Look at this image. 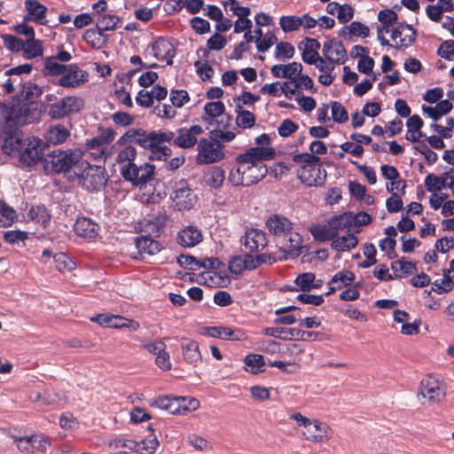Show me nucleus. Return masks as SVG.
<instances>
[{
  "instance_id": "f257e3e1",
  "label": "nucleus",
  "mask_w": 454,
  "mask_h": 454,
  "mask_svg": "<svg viewBox=\"0 0 454 454\" xmlns=\"http://www.w3.org/2000/svg\"><path fill=\"white\" fill-rule=\"evenodd\" d=\"M276 151L272 147H251L236 158L237 167L229 175V181L235 186H250L262 180L268 168L265 160H272Z\"/></svg>"
},
{
  "instance_id": "f03ea898",
  "label": "nucleus",
  "mask_w": 454,
  "mask_h": 454,
  "mask_svg": "<svg viewBox=\"0 0 454 454\" xmlns=\"http://www.w3.org/2000/svg\"><path fill=\"white\" fill-rule=\"evenodd\" d=\"M159 137L152 132H147L143 129L131 128L122 134L113 144V155H115L114 161L120 166V172L122 176L123 169H129L134 166L137 155L135 145H138L144 149L149 150L157 156L155 142Z\"/></svg>"
},
{
  "instance_id": "7ed1b4c3",
  "label": "nucleus",
  "mask_w": 454,
  "mask_h": 454,
  "mask_svg": "<svg viewBox=\"0 0 454 454\" xmlns=\"http://www.w3.org/2000/svg\"><path fill=\"white\" fill-rule=\"evenodd\" d=\"M202 133L203 129L200 125H192L188 129L180 128L176 133L166 129L152 131V134L159 137V141L155 142L157 158L166 160L172 154V150L164 143L172 141L173 145L177 147L192 148L199 143L198 137Z\"/></svg>"
},
{
  "instance_id": "20e7f679",
  "label": "nucleus",
  "mask_w": 454,
  "mask_h": 454,
  "mask_svg": "<svg viewBox=\"0 0 454 454\" xmlns=\"http://www.w3.org/2000/svg\"><path fill=\"white\" fill-rule=\"evenodd\" d=\"M266 226L276 239H282L280 250L285 254V260L288 255H300L303 239L301 234L293 231L294 223L288 218L278 214L272 215L267 219Z\"/></svg>"
},
{
  "instance_id": "39448f33",
  "label": "nucleus",
  "mask_w": 454,
  "mask_h": 454,
  "mask_svg": "<svg viewBox=\"0 0 454 454\" xmlns=\"http://www.w3.org/2000/svg\"><path fill=\"white\" fill-rule=\"evenodd\" d=\"M293 160L302 165L298 170V177L301 183L308 186H317L324 183L326 174L320 166V158L308 153H297L293 156Z\"/></svg>"
},
{
  "instance_id": "423d86ee",
  "label": "nucleus",
  "mask_w": 454,
  "mask_h": 454,
  "mask_svg": "<svg viewBox=\"0 0 454 454\" xmlns=\"http://www.w3.org/2000/svg\"><path fill=\"white\" fill-rule=\"evenodd\" d=\"M81 150H57L47 155L45 160L52 171L68 173L70 170L78 171L85 164Z\"/></svg>"
},
{
  "instance_id": "0eeeda50",
  "label": "nucleus",
  "mask_w": 454,
  "mask_h": 454,
  "mask_svg": "<svg viewBox=\"0 0 454 454\" xmlns=\"http://www.w3.org/2000/svg\"><path fill=\"white\" fill-rule=\"evenodd\" d=\"M81 186L88 192H98L103 189L108 179L107 172L103 166L91 165L85 160V164L74 171Z\"/></svg>"
},
{
  "instance_id": "6e6552de",
  "label": "nucleus",
  "mask_w": 454,
  "mask_h": 454,
  "mask_svg": "<svg viewBox=\"0 0 454 454\" xmlns=\"http://www.w3.org/2000/svg\"><path fill=\"white\" fill-rule=\"evenodd\" d=\"M197 150L196 162L200 165L212 164L224 158L223 145L213 137L200 139Z\"/></svg>"
},
{
  "instance_id": "1a4fd4ad",
  "label": "nucleus",
  "mask_w": 454,
  "mask_h": 454,
  "mask_svg": "<svg viewBox=\"0 0 454 454\" xmlns=\"http://www.w3.org/2000/svg\"><path fill=\"white\" fill-rule=\"evenodd\" d=\"M84 107V100L75 96H67L49 106L48 114L51 119L59 120L79 113Z\"/></svg>"
},
{
  "instance_id": "9d476101",
  "label": "nucleus",
  "mask_w": 454,
  "mask_h": 454,
  "mask_svg": "<svg viewBox=\"0 0 454 454\" xmlns=\"http://www.w3.org/2000/svg\"><path fill=\"white\" fill-rule=\"evenodd\" d=\"M33 70V65L25 63L5 71L4 80L0 82V89L5 94L14 93L20 85H22V75H28Z\"/></svg>"
},
{
  "instance_id": "9b49d317",
  "label": "nucleus",
  "mask_w": 454,
  "mask_h": 454,
  "mask_svg": "<svg viewBox=\"0 0 454 454\" xmlns=\"http://www.w3.org/2000/svg\"><path fill=\"white\" fill-rule=\"evenodd\" d=\"M43 156L42 140L35 137H28L25 138L17 157L21 164L29 167L40 161Z\"/></svg>"
},
{
  "instance_id": "f8f14e48",
  "label": "nucleus",
  "mask_w": 454,
  "mask_h": 454,
  "mask_svg": "<svg viewBox=\"0 0 454 454\" xmlns=\"http://www.w3.org/2000/svg\"><path fill=\"white\" fill-rule=\"evenodd\" d=\"M173 206L178 211L190 210L197 202V196L185 180L176 183L171 194Z\"/></svg>"
},
{
  "instance_id": "ddd939ff",
  "label": "nucleus",
  "mask_w": 454,
  "mask_h": 454,
  "mask_svg": "<svg viewBox=\"0 0 454 454\" xmlns=\"http://www.w3.org/2000/svg\"><path fill=\"white\" fill-rule=\"evenodd\" d=\"M444 386L436 378L427 376L420 381L419 395L427 400L429 404L441 403L445 397Z\"/></svg>"
},
{
  "instance_id": "4468645a",
  "label": "nucleus",
  "mask_w": 454,
  "mask_h": 454,
  "mask_svg": "<svg viewBox=\"0 0 454 454\" xmlns=\"http://www.w3.org/2000/svg\"><path fill=\"white\" fill-rule=\"evenodd\" d=\"M90 320L103 327L116 329L128 328L131 332H135L140 327L139 323L134 319H129L119 315H113L110 313L96 315L90 317Z\"/></svg>"
},
{
  "instance_id": "2eb2a0df",
  "label": "nucleus",
  "mask_w": 454,
  "mask_h": 454,
  "mask_svg": "<svg viewBox=\"0 0 454 454\" xmlns=\"http://www.w3.org/2000/svg\"><path fill=\"white\" fill-rule=\"evenodd\" d=\"M6 119L17 125H25L34 122L37 117L31 110V105L23 101H12V106L7 111Z\"/></svg>"
},
{
  "instance_id": "dca6fc26",
  "label": "nucleus",
  "mask_w": 454,
  "mask_h": 454,
  "mask_svg": "<svg viewBox=\"0 0 454 454\" xmlns=\"http://www.w3.org/2000/svg\"><path fill=\"white\" fill-rule=\"evenodd\" d=\"M155 167L150 163L137 166L135 164L129 169L122 170V177L134 184H142L150 181L154 174Z\"/></svg>"
},
{
  "instance_id": "f3484780",
  "label": "nucleus",
  "mask_w": 454,
  "mask_h": 454,
  "mask_svg": "<svg viewBox=\"0 0 454 454\" xmlns=\"http://www.w3.org/2000/svg\"><path fill=\"white\" fill-rule=\"evenodd\" d=\"M416 30L408 24L398 23L395 27L391 30V39L395 42L394 47L408 48L416 40Z\"/></svg>"
},
{
  "instance_id": "a211bd4d",
  "label": "nucleus",
  "mask_w": 454,
  "mask_h": 454,
  "mask_svg": "<svg viewBox=\"0 0 454 454\" xmlns=\"http://www.w3.org/2000/svg\"><path fill=\"white\" fill-rule=\"evenodd\" d=\"M323 55L334 65L344 64L348 59V55L343 43L336 39H329L324 43Z\"/></svg>"
},
{
  "instance_id": "6ab92c4d",
  "label": "nucleus",
  "mask_w": 454,
  "mask_h": 454,
  "mask_svg": "<svg viewBox=\"0 0 454 454\" xmlns=\"http://www.w3.org/2000/svg\"><path fill=\"white\" fill-rule=\"evenodd\" d=\"M302 434L308 441L321 442L331 438L332 430L326 423L310 419Z\"/></svg>"
},
{
  "instance_id": "aec40b11",
  "label": "nucleus",
  "mask_w": 454,
  "mask_h": 454,
  "mask_svg": "<svg viewBox=\"0 0 454 454\" xmlns=\"http://www.w3.org/2000/svg\"><path fill=\"white\" fill-rule=\"evenodd\" d=\"M241 242L252 253L262 251L268 244L267 234L262 230L252 228L245 232Z\"/></svg>"
},
{
  "instance_id": "412c9836",
  "label": "nucleus",
  "mask_w": 454,
  "mask_h": 454,
  "mask_svg": "<svg viewBox=\"0 0 454 454\" xmlns=\"http://www.w3.org/2000/svg\"><path fill=\"white\" fill-rule=\"evenodd\" d=\"M87 81L86 72L81 70L77 65H68L58 84L65 88H75Z\"/></svg>"
},
{
  "instance_id": "4be33fe9",
  "label": "nucleus",
  "mask_w": 454,
  "mask_h": 454,
  "mask_svg": "<svg viewBox=\"0 0 454 454\" xmlns=\"http://www.w3.org/2000/svg\"><path fill=\"white\" fill-rule=\"evenodd\" d=\"M177 243L183 247H193L202 242L201 230L195 225H187L177 233Z\"/></svg>"
},
{
  "instance_id": "5701e85b",
  "label": "nucleus",
  "mask_w": 454,
  "mask_h": 454,
  "mask_svg": "<svg viewBox=\"0 0 454 454\" xmlns=\"http://www.w3.org/2000/svg\"><path fill=\"white\" fill-rule=\"evenodd\" d=\"M204 335L214 338H219L228 340H241L246 339V333L241 330H233L230 327L223 326H208L201 329L200 332Z\"/></svg>"
},
{
  "instance_id": "b1692460",
  "label": "nucleus",
  "mask_w": 454,
  "mask_h": 454,
  "mask_svg": "<svg viewBox=\"0 0 454 454\" xmlns=\"http://www.w3.org/2000/svg\"><path fill=\"white\" fill-rule=\"evenodd\" d=\"M13 94L14 101H23L31 105L43 94V90L36 83L28 81L23 82Z\"/></svg>"
},
{
  "instance_id": "393cba45",
  "label": "nucleus",
  "mask_w": 454,
  "mask_h": 454,
  "mask_svg": "<svg viewBox=\"0 0 454 454\" xmlns=\"http://www.w3.org/2000/svg\"><path fill=\"white\" fill-rule=\"evenodd\" d=\"M153 55L159 60H166L168 65H172L176 50L168 39L160 37L152 44Z\"/></svg>"
},
{
  "instance_id": "a878e982",
  "label": "nucleus",
  "mask_w": 454,
  "mask_h": 454,
  "mask_svg": "<svg viewBox=\"0 0 454 454\" xmlns=\"http://www.w3.org/2000/svg\"><path fill=\"white\" fill-rule=\"evenodd\" d=\"M73 229L77 236L91 239L98 235L99 226L90 218L81 217L75 221Z\"/></svg>"
},
{
  "instance_id": "bb28decb",
  "label": "nucleus",
  "mask_w": 454,
  "mask_h": 454,
  "mask_svg": "<svg viewBox=\"0 0 454 454\" xmlns=\"http://www.w3.org/2000/svg\"><path fill=\"white\" fill-rule=\"evenodd\" d=\"M135 244L142 259L145 255H154L159 253L162 246L160 243L151 238L149 235H141L135 239Z\"/></svg>"
},
{
  "instance_id": "cd10ccee",
  "label": "nucleus",
  "mask_w": 454,
  "mask_h": 454,
  "mask_svg": "<svg viewBox=\"0 0 454 454\" xmlns=\"http://www.w3.org/2000/svg\"><path fill=\"white\" fill-rule=\"evenodd\" d=\"M24 141L25 138L22 137V134L18 130H14L10 134H6L4 137L2 150L5 154L18 156Z\"/></svg>"
},
{
  "instance_id": "c85d7f7f",
  "label": "nucleus",
  "mask_w": 454,
  "mask_h": 454,
  "mask_svg": "<svg viewBox=\"0 0 454 454\" xmlns=\"http://www.w3.org/2000/svg\"><path fill=\"white\" fill-rule=\"evenodd\" d=\"M229 270L235 275H239L244 270H254V255L245 254L243 255L233 256L229 261Z\"/></svg>"
},
{
  "instance_id": "c756f323",
  "label": "nucleus",
  "mask_w": 454,
  "mask_h": 454,
  "mask_svg": "<svg viewBox=\"0 0 454 454\" xmlns=\"http://www.w3.org/2000/svg\"><path fill=\"white\" fill-rule=\"evenodd\" d=\"M302 71V66L298 62H292L287 65H275L271 67V74L276 78H287L294 80Z\"/></svg>"
},
{
  "instance_id": "7c9ffc66",
  "label": "nucleus",
  "mask_w": 454,
  "mask_h": 454,
  "mask_svg": "<svg viewBox=\"0 0 454 454\" xmlns=\"http://www.w3.org/2000/svg\"><path fill=\"white\" fill-rule=\"evenodd\" d=\"M181 348L183 351L184 358L189 364H197V363L201 361V355L197 341L188 338H182Z\"/></svg>"
},
{
  "instance_id": "2f4dec72",
  "label": "nucleus",
  "mask_w": 454,
  "mask_h": 454,
  "mask_svg": "<svg viewBox=\"0 0 454 454\" xmlns=\"http://www.w3.org/2000/svg\"><path fill=\"white\" fill-rule=\"evenodd\" d=\"M25 7L28 12L30 20L42 25L46 24L45 17L47 8L43 4H40L37 0H26Z\"/></svg>"
},
{
  "instance_id": "473e14b6",
  "label": "nucleus",
  "mask_w": 454,
  "mask_h": 454,
  "mask_svg": "<svg viewBox=\"0 0 454 454\" xmlns=\"http://www.w3.org/2000/svg\"><path fill=\"white\" fill-rule=\"evenodd\" d=\"M176 396H159L151 402V406L167 411L170 414L180 415V404Z\"/></svg>"
},
{
  "instance_id": "72a5a7b5",
  "label": "nucleus",
  "mask_w": 454,
  "mask_h": 454,
  "mask_svg": "<svg viewBox=\"0 0 454 454\" xmlns=\"http://www.w3.org/2000/svg\"><path fill=\"white\" fill-rule=\"evenodd\" d=\"M69 137L70 131L62 124L51 126L45 133L47 143L54 145L64 143Z\"/></svg>"
},
{
  "instance_id": "f704fd0d",
  "label": "nucleus",
  "mask_w": 454,
  "mask_h": 454,
  "mask_svg": "<svg viewBox=\"0 0 454 454\" xmlns=\"http://www.w3.org/2000/svg\"><path fill=\"white\" fill-rule=\"evenodd\" d=\"M115 138V132L112 128L105 129L100 134L88 139L85 143L86 147H112L110 145Z\"/></svg>"
},
{
  "instance_id": "c9c22d12",
  "label": "nucleus",
  "mask_w": 454,
  "mask_h": 454,
  "mask_svg": "<svg viewBox=\"0 0 454 454\" xmlns=\"http://www.w3.org/2000/svg\"><path fill=\"white\" fill-rule=\"evenodd\" d=\"M122 22L121 19L109 13H99L97 17V28L104 33V31H113L121 26Z\"/></svg>"
},
{
  "instance_id": "e433bc0d",
  "label": "nucleus",
  "mask_w": 454,
  "mask_h": 454,
  "mask_svg": "<svg viewBox=\"0 0 454 454\" xmlns=\"http://www.w3.org/2000/svg\"><path fill=\"white\" fill-rule=\"evenodd\" d=\"M350 219V212H346L342 215L331 217L328 220L332 230L335 232L336 238L342 232L346 233L351 231Z\"/></svg>"
},
{
  "instance_id": "4c0bfd02",
  "label": "nucleus",
  "mask_w": 454,
  "mask_h": 454,
  "mask_svg": "<svg viewBox=\"0 0 454 454\" xmlns=\"http://www.w3.org/2000/svg\"><path fill=\"white\" fill-rule=\"evenodd\" d=\"M83 40L94 49L103 48L107 41L108 35L97 29H87L83 35Z\"/></svg>"
},
{
  "instance_id": "58836bf2",
  "label": "nucleus",
  "mask_w": 454,
  "mask_h": 454,
  "mask_svg": "<svg viewBox=\"0 0 454 454\" xmlns=\"http://www.w3.org/2000/svg\"><path fill=\"white\" fill-rule=\"evenodd\" d=\"M358 244V239L354 234L350 232H347V234L343 235L340 238H335L332 242L331 247L333 249L343 252L349 251L356 247Z\"/></svg>"
},
{
  "instance_id": "ea45409f",
  "label": "nucleus",
  "mask_w": 454,
  "mask_h": 454,
  "mask_svg": "<svg viewBox=\"0 0 454 454\" xmlns=\"http://www.w3.org/2000/svg\"><path fill=\"white\" fill-rule=\"evenodd\" d=\"M28 217L43 227H46L51 219L49 210L43 205L33 206L28 211Z\"/></svg>"
},
{
  "instance_id": "a19ab883",
  "label": "nucleus",
  "mask_w": 454,
  "mask_h": 454,
  "mask_svg": "<svg viewBox=\"0 0 454 454\" xmlns=\"http://www.w3.org/2000/svg\"><path fill=\"white\" fill-rule=\"evenodd\" d=\"M391 269L395 273V278H405L409 275H412L417 271L416 264L404 260L395 261L391 263Z\"/></svg>"
},
{
  "instance_id": "79ce46f5",
  "label": "nucleus",
  "mask_w": 454,
  "mask_h": 454,
  "mask_svg": "<svg viewBox=\"0 0 454 454\" xmlns=\"http://www.w3.org/2000/svg\"><path fill=\"white\" fill-rule=\"evenodd\" d=\"M309 231L314 239L318 242H324L326 240L333 241L334 239L336 238L335 232H333L328 222L326 224H317L311 226Z\"/></svg>"
},
{
  "instance_id": "37998d69",
  "label": "nucleus",
  "mask_w": 454,
  "mask_h": 454,
  "mask_svg": "<svg viewBox=\"0 0 454 454\" xmlns=\"http://www.w3.org/2000/svg\"><path fill=\"white\" fill-rule=\"evenodd\" d=\"M43 54V43L40 40L31 39L24 41L22 55L26 59H32L41 57Z\"/></svg>"
},
{
  "instance_id": "c03bdc74",
  "label": "nucleus",
  "mask_w": 454,
  "mask_h": 454,
  "mask_svg": "<svg viewBox=\"0 0 454 454\" xmlns=\"http://www.w3.org/2000/svg\"><path fill=\"white\" fill-rule=\"evenodd\" d=\"M450 176L448 172L444 173L441 177L434 174H428L425 179V186L430 192H439L442 188L448 187L446 181Z\"/></svg>"
},
{
  "instance_id": "a18cd8bd",
  "label": "nucleus",
  "mask_w": 454,
  "mask_h": 454,
  "mask_svg": "<svg viewBox=\"0 0 454 454\" xmlns=\"http://www.w3.org/2000/svg\"><path fill=\"white\" fill-rule=\"evenodd\" d=\"M225 179L224 170L218 166L212 167L206 174V184L211 188H220Z\"/></svg>"
},
{
  "instance_id": "49530a36",
  "label": "nucleus",
  "mask_w": 454,
  "mask_h": 454,
  "mask_svg": "<svg viewBox=\"0 0 454 454\" xmlns=\"http://www.w3.org/2000/svg\"><path fill=\"white\" fill-rule=\"evenodd\" d=\"M200 51L203 52L202 59L205 60L204 62L198 60L194 63V66L197 69V73L200 74V78L203 81L209 80L214 75V69L207 63V58L209 51L207 49L200 48L198 51V54Z\"/></svg>"
},
{
  "instance_id": "de8ad7c7",
  "label": "nucleus",
  "mask_w": 454,
  "mask_h": 454,
  "mask_svg": "<svg viewBox=\"0 0 454 454\" xmlns=\"http://www.w3.org/2000/svg\"><path fill=\"white\" fill-rule=\"evenodd\" d=\"M302 25L303 19L295 15L282 16L279 19V26L285 33L297 31Z\"/></svg>"
},
{
  "instance_id": "09e8293b",
  "label": "nucleus",
  "mask_w": 454,
  "mask_h": 454,
  "mask_svg": "<svg viewBox=\"0 0 454 454\" xmlns=\"http://www.w3.org/2000/svg\"><path fill=\"white\" fill-rule=\"evenodd\" d=\"M244 363L247 366L246 370L254 374L262 372V368L265 364L263 356L259 354L247 355L244 359Z\"/></svg>"
},
{
  "instance_id": "8fccbe9b",
  "label": "nucleus",
  "mask_w": 454,
  "mask_h": 454,
  "mask_svg": "<svg viewBox=\"0 0 454 454\" xmlns=\"http://www.w3.org/2000/svg\"><path fill=\"white\" fill-rule=\"evenodd\" d=\"M160 442L156 436L149 439H144L140 442H136V448H134V451L139 454H153L157 448L159 447Z\"/></svg>"
},
{
  "instance_id": "3c124183",
  "label": "nucleus",
  "mask_w": 454,
  "mask_h": 454,
  "mask_svg": "<svg viewBox=\"0 0 454 454\" xmlns=\"http://www.w3.org/2000/svg\"><path fill=\"white\" fill-rule=\"evenodd\" d=\"M236 108L238 113L236 122L238 126L244 129L253 127L255 122V117L254 114L247 110L242 109L241 106L239 105H237Z\"/></svg>"
},
{
  "instance_id": "603ef678",
  "label": "nucleus",
  "mask_w": 454,
  "mask_h": 454,
  "mask_svg": "<svg viewBox=\"0 0 454 454\" xmlns=\"http://www.w3.org/2000/svg\"><path fill=\"white\" fill-rule=\"evenodd\" d=\"M89 155L95 160L105 162L108 158L113 156L112 147H86Z\"/></svg>"
},
{
  "instance_id": "864d4df0",
  "label": "nucleus",
  "mask_w": 454,
  "mask_h": 454,
  "mask_svg": "<svg viewBox=\"0 0 454 454\" xmlns=\"http://www.w3.org/2000/svg\"><path fill=\"white\" fill-rule=\"evenodd\" d=\"M295 50L292 43L288 42L278 43L275 49V58L277 59H292L294 55Z\"/></svg>"
},
{
  "instance_id": "5fc2aeb1",
  "label": "nucleus",
  "mask_w": 454,
  "mask_h": 454,
  "mask_svg": "<svg viewBox=\"0 0 454 454\" xmlns=\"http://www.w3.org/2000/svg\"><path fill=\"white\" fill-rule=\"evenodd\" d=\"M332 118L337 123H344L348 120V114L345 107L338 101H333L330 105Z\"/></svg>"
},
{
  "instance_id": "6e6d98bb",
  "label": "nucleus",
  "mask_w": 454,
  "mask_h": 454,
  "mask_svg": "<svg viewBox=\"0 0 454 454\" xmlns=\"http://www.w3.org/2000/svg\"><path fill=\"white\" fill-rule=\"evenodd\" d=\"M53 260L56 269L59 271H70L74 269V262L65 253H58L54 254Z\"/></svg>"
},
{
  "instance_id": "4d7b16f0",
  "label": "nucleus",
  "mask_w": 454,
  "mask_h": 454,
  "mask_svg": "<svg viewBox=\"0 0 454 454\" xmlns=\"http://www.w3.org/2000/svg\"><path fill=\"white\" fill-rule=\"evenodd\" d=\"M348 30L349 36H357L361 38H366L370 35V28L359 22L352 21L349 26L345 27Z\"/></svg>"
},
{
  "instance_id": "13d9d810",
  "label": "nucleus",
  "mask_w": 454,
  "mask_h": 454,
  "mask_svg": "<svg viewBox=\"0 0 454 454\" xmlns=\"http://www.w3.org/2000/svg\"><path fill=\"white\" fill-rule=\"evenodd\" d=\"M316 279V276L312 272H306L300 274L296 279L295 283L299 286V288L302 291H309L313 287H317V285H313Z\"/></svg>"
},
{
  "instance_id": "bf43d9fd",
  "label": "nucleus",
  "mask_w": 454,
  "mask_h": 454,
  "mask_svg": "<svg viewBox=\"0 0 454 454\" xmlns=\"http://www.w3.org/2000/svg\"><path fill=\"white\" fill-rule=\"evenodd\" d=\"M354 279L355 275L353 272L348 270L340 271L333 277L329 285L341 286L342 288L343 286L351 285Z\"/></svg>"
},
{
  "instance_id": "052dcab7",
  "label": "nucleus",
  "mask_w": 454,
  "mask_h": 454,
  "mask_svg": "<svg viewBox=\"0 0 454 454\" xmlns=\"http://www.w3.org/2000/svg\"><path fill=\"white\" fill-rule=\"evenodd\" d=\"M277 36L272 32H267L262 38L255 40L257 51L260 52L267 51L272 45L278 43Z\"/></svg>"
},
{
  "instance_id": "680f3d73",
  "label": "nucleus",
  "mask_w": 454,
  "mask_h": 454,
  "mask_svg": "<svg viewBox=\"0 0 454 454\" xmlns=\"http://www.w3.org/2000/svg\"><path fill=\"white\" fill-rule=\"evenodd\" d=\"M17 215L13 208L3 203L0 204V226H9L16 219Z\"/></svg>"
},
{
  "instance_id": "e2e57ef3",
  "label": "nucleus",
  "mask_w": 454,
  "mask_h": 454,
  "mask_svg": "<svg viewBox=\"0 0 454 454\" xmlns=\"http://www.w3.org/2000/svg\"><path fill=\"white\" fill-rule=\"evenodd\" d=\"M3 43L5 48L12 51L20 52L24 48V41L12 35H3Z\"/></svg>"
},
{
  "instance_id": "0e129e2a",
  "label": "nucleus",
  "mask_w": 454,
  "mask_h": 454,
  "mask_svg": "<svg viewBox=\"0 0 454 454\" xmlns=\"http://www.w3.org/2000/svg\"><path fill=\"white\" fill-rule=\"evenodd\" d=\"M294 87L301 90H309L311 93L317 92V88L314 85L313 80L307 74H301V73L294 79Z\"/></svg>"
},
{
  "instance_id": "69168bd1",
  "label": "nucleus",
  "mask_w": 454,
  "mask_h": 454,
  "mask_svg": "<svg viewBox=\"0 0 454 454\" xmlns=\"http://www.w3.org/2000/svg\"><path fill=\"white\" fill-rule=\"evenodd\" d=\"M180 404V415H184L190 411H196L200 407V402L192 397H177Z\"/></svg>"
},
{
  "instance_id": "338daca9",
  "label": "nucleus",
  "mask_w": 454,
  "mask_h": 454,
  "mask_svg": "<svg viewBox=\"0 0 454 454\" xmlns=\"http://www.w3.org/2000/svg\"><path fill=\"white\" fill-rule=\"evenodd\" d=\"M67 67L68 65L60 64L51 57L45 59L44 67L50 75H62Z\"/></svg>"
},
{
  "instance_id": "774afa93",
  "label": "nucleus",
  "mask_w": 454,
  "mask_h": 454,
  "mask_svg": "<svg viewBox=\"0 0 454 454\" xmlns=\"http://www.w3.org/2000/svg\"><path fill=\"white\" fill-rule=\"evenodd\" d=\"M15 442L20 451L25 454H32L34 452L35 444L33 443V437H31V435L16 437Z\"/></svg>"
}]
</instances>
